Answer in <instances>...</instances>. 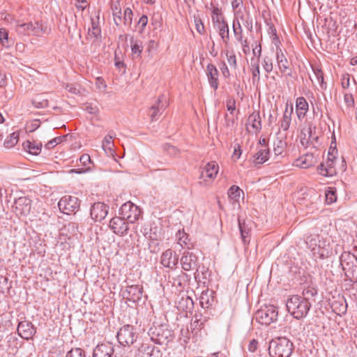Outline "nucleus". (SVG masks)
Masks as SVG:
<instances>
[{
	"label": "nucleus",
	"instance_id": "f257e3e1",
	"mask_svg": "<svg viewBox=\"0 0 357 357\" xmlns=\"http://www.w3.org/2000/svg\"><path fill=\"white\" fill-rule=\"evenodd\" d=\"M286 306L288 312L295 319H301L307 316L311 307V303L302 299L301 296L293 295L287 299Z\"/></svg>",
	"mask_w": 357,
	"mask_h": 357
},
{
	"label": "nucleus",
	"instance_id": "f03ea898",
	"mask_svg": "<svg viewBox=\"0 0 357 357\" xmlns=\"http://www.w3.org/2000/svg\"><path fill=\"white\" fill-rule=\"evenodd\" d=\"M294 349V344L289 339L281 337L270 342L268 353L271 357H290Z\"/></svg>",
	"mask_w": 357,
	"mask_h": 357
},
{
	"label": "nucleus",
	"instance_id": "7ed1b4c3",
	"mask_svg": "<svg viewBox=\"0 0 357 357\" xmlns=\"http://www.w3.org/2000/svg\"><path fill=\"white\" fill-rule=\"evenodd\" d=\"M340 264L346 278L357 283V257L350 252H343L340 257Z\"/></svg>",
	"mask_w": 357,
	"mask_h": 357
},
{
	"label": "nucleus",
	"instance_id": "20e7f679",
	"mask_svg": "<svg viewBox=\"0 0 357 357\" xmlns=\"http://www.w3.org/2000/svg\"><path fill=\"white\" fill-rule=\"evenodd\" d=\"M148 335L152 342L160 345H167L174 338L173 331L167 325L151 327Z\"/></svg>",
	"mask_w": 357,
	"mask_h": 357
},
{
	"label": "nucleus",
	"instance_id": "39448f33",
	"mask_svg": "<svg viewBox=\"0 0 357 357\" xmlns=\"http://www.w3.org/2000/svg\"><path fill=\"white\" fill-rule=\"evenodd\" d=\"M180 263L183 271H195L194 278L196 280L200 279V273L202 275L206 273L204 270H200L198 257L192 252H190L189 250L183 252L180 259Z\"/></svg>",
	"mask_w": 357,
	"mask_h": 357
},
{
	"label": "nucleus",
	"instance_id": "423d86ee",
	"mask_svg": "<svg viewBox=\"0 0 357 357\" xmlns=\"http://www.w3.org/2000/svg\"><path fill=\"white\" fill-rule=\"evenodd\" d=\"M15 30L19 35L40 36L45 32L43 24L38 22L20 23L19 20H15Z\"/></svg>",
	"mask_w": 357,
	"mask_h": 357
},
{
	"label": "nucleus",
	"instance_id": "0eeeda50",
	"mask_svg": "<svg viewBox=\"0 0 357 357\" xmlns=\"http://www.w3.org/2000/svg\"><path fill=\"white\" fill-rule=\"evenodd\" d=\"M117 339L123 347H130L136 342L138 336L133 326L127 324L121 327L117 333Z\"/></svg>",
	"mask_w": 357,
	"mask_h": 357
},
{
	"label": "nucleus",
	"instance_id": "6e6552de",
	"mask_svg": "<svg viewBox=\"0 0 357 357\" xmlns=\"http://www.w3.org/2000/svg\"><path fill=\"white\" fill-rule=\"evenodd\" d=\"M278 312L274 305H268L258 310L255 313L256 320L263 325H269L278 319Z\"/></svg>",
	"mask_w": 357,
	"mask_h": 357
},
{
	"label": "nucleus",
	"instance_id": "1a4fd4ad",
	"mask_svg": "<svg viewBox=\"0 0 357 357\" xmlns=\"http://www.w3.org/2000/svg\"><path fill=\"white\" fill-rule=\"evenodd\" d=\"M141 214V209L131 202L124 203L119 209V215L130 224L137 221Z\"/></svg>",
	"mask_w": 357,
	"mask_h": 357
},
{
	"label": "nucleus",
	"instance_id": "9d476101",
	"mask_svg": "<svg viewBox=\"0 0 357 357\" xmlns=\"http://www.w3.org/2000/svg\"><path fill=\"white\" fill-rule=\"evenodd\" d=\"M80 202L77 197L68 195L63 197L58 203L59 210L65 214L75 213L79 208Z\"/></svg>",
	"mask_w": 357,
	"mask_h": 357
},
{
	"label": "nucleus",
	"instance_id": "9b49d317",
	"mask_svg": "<svg viewBox=\"0 0 357 357\" xmlns=\"http://www.w3.org/2000/svg\"><path fill=\"white\" fill-rule=\"evenodd\" d=\"M128 222L122 215L115 216L109 221V227L110 229L119 236H124L128 234L129 231Z\"/></svg>",
	"mask_w": 357,
	"mask_h": 357
},
{
	"label": "nucleus",
	"instance_id": "f8f14e48",
	"mask_svg": "<svg viewBox=\"0 0 357 357\" xmlns=\"http://www.w3.org/2000/svg\"><path fill=\"white\" fill-rule=\"evenodd\" d=\"M13 208L18 216H26L31 208V200L26 197H20L15 199Z\"/></svg>",
	"mask_w": 357,
	"mask_h": 357
},
{
	"label": "nucleus",
	"instance_id": "ddd939ff",
	"mask_svg": "<svg viewBox=\"0 0 357 357\" xmlns=\"http://www.w3.org/2000/svg\"><path fill=\"white\" fill-rule=\"evenodd\" d=\"M238 225L241 233V238L244 245L250 243L251 238L252 229L254 222L250 220H241L238 218Z\"/></svg>",
	"mask_w": 357,
	"mask_h": 357
},
{
	"label": "nucleus",
	"instance_id": "4468645a",
	"mask_svg": "<svg viewBox=\"0 0 357 357\" xmlns=\"http://www.w3.org/2000/svg\"><path fill=\"white\" fill-rule=\"evenodd\" d=\"M17 331L22 338L29 340L33 339L36 333V328L31 321H22L19 322Z\"/></svg>",
	"mask_w": 357,
	"mask_h": 357
},
{
	"label": "nucleus",
	"instance_id": "2eb2a0df",
	"mask_svg": "<svg viewBox=\"0 0 357 357\" xmlns=\"http://www.w3.org/2000/svg\"><path fill=\"white\" fill-rule=\"evenodd\" d=\"M169 103L167 97L162 94L158 97L157 102L150 109V117L152 121H156L163 111L167 107Z\"/></svg>",
	"mask_w": 357,
	"mask_h": 357
},
{
	"label": "nucleus",
	"instance_id": "dca6fc26",
	"mask_svg": "<svg viewBox=\"0 0 357 357\" xmlns=\"http://www.w3.org/2000/svg\"><path fill=\"white\" fill-rule=\"evenodd\" d=\"M213 26L218 32V34L223 43L227 45L229 41V29L225 19H218L216 17H213Z\"/></svg>",
	"mask_w": 357,
	"mask_h": 357
},
{
	"label": "nucleus",
	"instance_id": "f3484780",
	"mask_svg": "<svg viewBox=\"0 0 357 357\" xmlns=\"http://www.w3.org/2000/svg\"><path fill=\"white\" fill-rule=\"evenodd\" d=\"M109 206L102 202H96L91 207V217L96 222H100L108 213Z\"/></svg>",
	"mask_w": 357,
	"mask_h": 357
},
{
	"label": "nucleus",
	"instance_id": "a211bd4d",
	"mask_svg": "<svg viewBox=\"0 0 357 357\" xmlns=\"http://www.w3.org/2000/svg\"><path fill=\"white\" fill-rule=\"evenodd\" d=\"M178 259L174 251L167 249L160 256V264L170 269H174L178 264Z\"/></svg>",
	"mask_w": 357,
	"mask_h": 357
},
{
	"label": "nucleus",
	"instance_id": "6ab92c4d",
	"mask_svg": "<svg viewBox=\"0 0 357 357\" xmlns=\"http://www.w3.org/2000/svg\"><path fill=\"white\" fill-rule=\"evenodd\" d=\"M162 354L160 350L154 345L143 342L138 349L136 357H162Z\"/></svg>",
	"mask_w": 357,
	"mask_h": 357
},
{
	"label": "nucleus",
	"instance_id": "aec40b11",
	"mask_svg": "<svg viewBox=\"0 0 357 357\" xmlns=\"http://www.w3.org/2000/svg\"><path fill=\"white\" fill-rule=\"evenodd\" d=\"M275 54L280 71L283 74L287 73L288 76H291L292 70L290 68L289 62L280 47H277Z\"/></svg>",
	"mask_w": 357,
	"mask_h": 357
},
{
	"label": "nucleus",
	"instance_id": "412c9836",
	"mask_svg": "<svg viewBox=\"0 0 357 357\" xmlns=\"http://www.w3.org/2000/svg\"><path fill=\"white\" fill-rule=\"evenodd\" d=\"M311 253L315 260L318 259H324L329 257L331 254V249L329 243L323 239Z\"/></svg>",
	"mask_w": 357,
	"mask_h": 357
},
{
	"label": "nucleus",
	"instance_id": "4be33fe9",
	"mask_svg": "<svg viewBox=\"0 0 357 357\" xmlns=\"http://www.w3.org/2000/svg\"><path fill=\"white\" fill-rule=\"evenodd\" d=\"M246 129L249 132L258 133L261 129V121L259 111H255L249 115Z\"/></svg>",
	"mask_w": 357,
	"mask_h": 357
},
{
	"label": "nucleus",
	"instance_id": "5701e85b",
	"mask_svg": "<svg viewBox=\"0 0 357 357\" xmlns=\"http://www.w3.org/2000/svg\"><path fill=\"white\" fill-rule=\"evenodd\" d=\"M114 346L112 343H101L94 348L93 357H112L114 355Z\"/></svg>",
	"mask_w": 357,
	"mask_h": 357
},
{
	"label": "nucleus",
	"instance_id": "b1692460",
	"mask_svg": "<svg viewBox=\"0 0 357 357\" xmlns=\"http://www.w3.org/2000/svg\"><path fill=\"white\" fill-rule=\"evenodd\" d=\"M206 75L210 86L216 91L219 86V73L215 65L208 63L206 69Z\"/></svg>",
	"mask_w": 357,
	"mask_h": 357
},
{
	"label": "nucleus",
	"instance_id": "393cba45",
	"mask_svg": "<svg viewBox=\"0 0 357 357\" xmlns=\"http://www.w3.org/2000/svg\"><path fill=\"white\" fill-rule=\"evenodd\" d=\"M143 293V287L139 285H128L126 291L123 292L124 297L132 302L139 301Z\"/></svg>",
	"mask_w": 357,
	"mask_h": 357
},
{
	"label": "nucleus",
	"instance_id": "a878e982",
	"mask_svg": "<svg viewBox=\"0 0 357 357\" xmlns=\"http://www.w3.org/2000/svg\"><path fill=\"white\" fill-rule=\"evenodd\" d=\"M218 165L215 162H208L202 169L200 174V179L206 182V178L213 179L218 172Z\"/></svg>",
	"mask_w": 357,
	"mask_h": 357
},
{
	"label": "nucleus",
	"instance_id": "bb28decb",
	"mask_svg": "<svg viewBox=\"0 0 357 357\" xmlns=\"http://www.w3.org/2000/svg\"><path fill=\"white\" fill-rule=\"evenodd\" d=\"M294 112V107L292 104L286 105L282 118L280 121V128L283 131H287L291 123V116Z\"/></svg>",
	"mask_w": 357,
	"mask_h": 357
},
{
	"label": "nucleus",
	"instance_id": "cd10ccee",
	"mask_svg": "<svg viewBox=\"0 0 357 357\" xmlns=\"http://www.w3.org/2000/svg\"><path fill=\"white\" fill-rule=\"evenodd\" d=\"M308 110L309 104L306 99L303 96L297 98L296 100V113L300 121L303 120L306 116Z\"/></svg>",
	"mask_w": 357,
	"mask_h": 357
},
{
	"label": "nucleus",
	"instance_id": "c85d7f7f",
	"mask_svg": "<svg viewBox=\"0 0 357 357\" xmlns=\"http://www.w3.org/2000/svg\"><path fill=\"white\" fill-rule=\"evenodd\" d=\"M176 307L179 311L190 312L194 307V302L189 296L183 295L176 301Z\"/></svg>",
	"mask_w": 357,
	"mask_h": 357
},
{
	"label": "nucleus",
	"instance_id": "c756f323",
	"mask_svg": "<svg viewBox=\"0 0 357 357\" xmlns=\"http://www.w3.org/2000/svg\"><path fill=\"white\" fill-rule=\"evenodd\" d=\"M110 9L114 24L119 26L123 22L121 6L119 0H110Z\"/></svg>",
	"mask_w": 357,
	"mask_h": 357
},
{
	"label": "nucleus",
	"instance_id": "7c9ffc66",
	"mask_svg": "<svg viewBox=\"0 0 357 357\" xmlns=\"http://www.w3.org/2000/svg\"><path fill=\"white\" fill-rule=\"evenodd\" d=\"M234 19H237L238 21L241 20L243 26L248 30V31L252 32L253 20L249 12H247L246 15H245L242 9L239 8L234 13Z\"/></svg>",
	"mask_w": 357,
	"mask_h": 357
},
{
	"label": "nucleus",
	"instance_id": "2f4dec72",
	"mask_svg": "<svg viewBox=\"0 0 357 357\" xmlns=\"http://www.w3.org/2000/svg\"><path fill=\"white\" fill-rule=\"evenodd\" d=\"M317 160L314 155L311 153H307L295 161V165L300 168L307 169L311 166H313L316 163Z\"/></svg>",
	"mask_w": 357,
	"mask_h": 357
},
{
	"label": "nucleus",
	"instance_id": "473e14b6",
	"mask_svg": "<svg viewBox=\"0 0 357 357\" xmlns=\"http://www.w3.org/2000/svg\"><path fill=\"white\" fill-rule=\"evenodd\" d=\"M333 311L337 315H343L346 314L347 310V303L344 297H340L334 300L331 303Z\"/></svg>",
	"mask_w": 357,
	"mask_h": 357
},
{
	"label": "nucleus",
	"instance_id": "72a5a7b5",
	"mask_svg": "<svg viewBox=\"0 0 357 357\" xmlns=\"http://www.w3.org/2000/svg\"><path fill=\"white\" fill-rule=\"evenodd\" d=\"M130 41L132 59H137L140 58L143 51L142 41L139 39H135L133 37L130 38Z\"/></svg>",
	"mask_w": 357,
	"mask_h": 357
},
{
	"label": "nucleus",
	"instance_id": "f704fd0d",
	"mask_svg": "<svg viewBox=\"0 0 357 357\" xmlns=\"http://www.w3.org/2000/svg\"><path fill=\"white\" fill-rule=\"evenodd\" d=\"M116 137V134L114 131L111 130L104 137L102 140V149L110 155L114 153V142L113 139Z\"/></svg>",
	"mask_w": 357,
	"mask_h": 357
},
{
	"label": "nucleus",
	"instance_id": "c9c22d12",
	"mask_svg": "<svg viewBox=\"0 0 357 357\" xmlns=\"http://www.w3.org/2000/svg\"><path fill=\"white\" fill-rule=\"evenodd\" d=\"M269 153L268 147L258 148L257 152L253 155V162L258 165L264 163L268 160Z\"/></svg>",
	"mask_w": 357,
	"mask_h": 357
},
{
	"label": "nucleus",
	"instance_id": "e433bc0d",
	"mask_svg": "<svg viewBox=\"0 0 357 357\" xmlns=\"http://www.w3.org/2000/svg\"><path fill=\"white\" fill-rule=\"evenodd\" d=\"M206 321V317H204L202 314H195L190 323V329L192 330V332H195L197 333V331L202 328Z\"/></svg>",
	"mask_w": 357,
	"mask_h": 357
},
{
	"label": "nucleus",
	"instance_id": "4c0bfd02",
	"mask_svg": "<svg viewBox=\"0 0 357 357\" xmlns=\"http://www.w3.org/2000/svg\"><path fill=\"white\" fill-rule=\"evenodd\" d=\"M172 285L179 287V290H182L185 284L190 281V277L184 272H181L179 275L172 279Z\"/></svg>",
	"mask_w": 357,
	"mask_h": 357
},
{
	"label": "nucleus",
	"instance_id": "58836bf2",
	"mask_svg": "<svg viewBox=\"0 0 357 357\" xmlns=\"http://www.w3.org/2000/svg\"><path fill=\"white\" fill-rule=\"evenodd\" d=\"M323 239V237L319 234H310L305 238V243L312 252Z\"/></svg>",
	"mask_w": 357,
	"mask_h": 357
},
{
	"label": "nucleus",
	"instance_id": "ea45409f",
	"mask_svg": "<svg viewBox=\"0 0 357 357\" xmlns=\"http://www.w3.org/2000/svg\"><path fill=\"white\" fill-rule=\"evenodd\" d=\"M23 148L29 153L33 155H38L40 153L42 148V144L40 142H30L29 140L23 143Z\"/></svg>",
	"mask_w": 357,
	"mask_h": 357
},
{
	"label": "nucleus",
	"instance_id": "a19ab883",
	"mask_svg": "<svg viewBox=\"0 0 357 357\" xmlns=\"http://www.w3.org/2000/svg\"><path fill=\"white\" fill-rule=\"evenodd\" d=\"M176 240L178 243L183 248H188V250L192 246V244L190 243V239L188 238V235L183 230H178L176 233Z\"/></svg>",
	"mask_w": 357,
	"mask_h": 357
},
{
	"label": "nucleus",
	"instance_id": "79ce46f5",
	"mask_svg": "<svg viewBox=\"0 0 357 357\" xmlns=\"http://www.w3.org/2000/svg\"><path fill=\"white\" fill-rule=\"evenodd\" d=\"M214 298L208 291H203L199 297V303L202 308L208 309L213 305Z\"/></svg>",
	"mask_w": 357,
	"mask_h": 357
},
{
	"label": "nucleus",
	"instance_id": "37998d69",
	"mask_svg": "<svg viewBox=\"0 0 357 357\" xmlns=\"http://www.w3.org/2000/svg\"><path fill=\"white\" fill-rule=\"evenodd\" d=\"M99 18L97 20L91 19V27L89 29L88 33L89 36L98 39L101 36V29L99 24Z\"/></svg>",
	"mask_w": 357,
	"mask_h": 357
},
{
	"label": "nucleus",
	"instance_id": "c03bdc74",
	"mask_svg": "<svg viewBox=\"0 0 357 357\" xmlns=\"http://www.w3.org/2000/svg\"><path fill=\"white\" fill-rule=\"evenodd\" d=\"M250 70L252 73V79L253 84L258 83L260 80V69L259 60L255 61L254 59H251Z\"/></svg>",
	"mask_w": 357,
	"mask_h": 357
},
{
	"label": "nucleus",
	"instance_id": "a18cd8bd",
	"mask_svg": "<svg viewBox=\"0 0 357 357\" xmlns=\"http://www.w3.org/2000/svg\"><path fill=\"white\" fill-rule=\"evenodd\" d=\"M317 294V290L314 287H307L303 291L302 299L309 303L315 302L314 297Z\"/></svg>",
	"mask_w": 357,
	"mask_h": 357
},
{
	"label": "nucleus",
	"instance_id": "49530a36",
	"mask_svg": "<svg viewBox=\"0 0 357 357\" xmlns=\"http://www.w3.org/2000/svg\"><path fill=\"white\" fill-rule=\"evenodd\" d=\"M32 104L36 108H45L48 107L49 102L43 94H39L32 100Z\"/></svg>",
	"mask_w": 357,
	"mask_h": 357
},
{
	"label": "nucleus",
	"instance_id": "de8ad7c7",
	"mask_svg": "<svg viewBox=\"0 0 357 357\" xmlns=\"http://www.w3.org/2000/svg\"><path fill=\"white\" fill-rule=\"evenodd\" d=\"M232 29L236 40H241V37L243 36V28L240 21H238L237 19L233 20Z\"/></svg>",
	"mask_w": 357,
	"mask_h": 357
},
{
	"label": "nucleus",
	"instance_id": "09e8293b",
	"mask_svg": "<svg viewBox=\"0 0 357 357\" xmlns=\"http://www.w3.org/2000/svg\"><path fill=\"white\" fill-rule=\"evenodd\" d=\"M0 43L5 47H10L13 43L8 38V32L6 29H0Z\"/></svg>",
	"mask_w": 357,
	"mask_h": 357
},
{
	"label": "nucleus",
	"instance_id": "8fccbe9b",
	"mask_svg": "<svg viewBox=\"0 0 357 357\" xmlns=\"http://www.w3.org/2000/svg\"><path fill=\"white\" fill-rule=\"evenodd\" d=\"M19 140V134L17 132H13L7 137L4 142V146L8 149L13 147L17 144Z\"/></svg>",
	"mask_w": 357,
	"mask_h": 357
},
{
	"label": "nucleus",
	"instance_id": "3c124183",
	"mask_svg": "<svg viewBox=\"0 0 357 357\" xmlns=\"http://www.w3.org/2000/svg\"><path fill=\"white\" fill-rule=\"evenodd\" d=\"M287 144L282 139H277L273 144V152L275 155H280L286 149Z\"/></svg>",
	"mask_w": 357,
	"mask_h": 357
},
{
	"label": "nucleus",
	"instance_id": "603ef678",
	"mask_svg": "<svg viewBox=\"0 0 357 357\" xmlns=\"http://www.w3.org/2000/svg\"><path fill=\"white\" fill-rule=\"evenodd\" d=\"M243 193L242 190L237 185H232L228 190V195L231 199L238 200L241 194Z\"/></svg>",
	"mask_w": 357,
	"mask_h": 357
},
{
	"label": "nucleus",
	"instance_id": "864d4df0",
	"mask_svg": "<svg viewBox=\"0 0 357 357\" xmlns=\"http://www.w3.org/2000/svg\"><path fill=\"white\" fill-rule=\"evenodd\" d=\"M261 64L264 70L267 73H270L273 71V59L268 56H264L262 59Z\"/></svg>",
	"mask_w": 357,
	"mask_h": 357
},
{
	"label": "nucleus",
	"instance_id": "5fc2aeb1",
	"mask_svg": "<svg viewBox=\"0 0 357 357\" xmlns=\"http://www.w3.org/2000/svg\"><path fill=\"white\" fill-rule=\"evenodd\" d=\"M68 135H62L59 137H54V139L50 140L45 145V148L47 149H52L55 147L57 144L61 143L64 140H66Z\"/></svg>",
	"mask_w": 357,
	"mask_h": 357
},
{
	"label": "nucleus",
	"instance_id": "6e6d98bb",
	"mask_svg": "<svg viewBox=\"0 0 357 357\" xmlns=\"http://www.w3.org/2000/svg\"><path fill=\"white\" fill-rule=\"evenodd\" d=\"M132 10L130 8H126L124 10L123 17V22L125 25L130 26L132 22Z\"/></svg>",
	"mask_w": 357,
	"mask_h": 357
},
{
	"label": "nucleus",
	"instance_id": "4d7b16f0",
	"mask_svg": "<svg viewBox=\"0 0 357 357\" xmlns=\"http://www.w3.org/2000/svg\"><path fill=\"white\" fill-rule=\"evenodd\" d=\"M162 149L171 156H176L178 154V149L169 144H165L162 146Z\"/></svg>",
	"mask_w": 357,
	"mask_h": 357
},
{
	"label": "nucleus",
	"instance_id": "13d9d810",
	"mask_svg": "<svg viewBox=\"0 0 357 357\" xmlns=\"http://www.w3.org/2000/svg\"><path fill=\"white\" fill-rule=\"evenodd\" d=\"M318 173L324 176H333V170L327 169L326 165L324 163H321L317 167Z\"/></svg>",
	"mask_w": 357,
	"mask_h": 357
},
{
	"label": "nucleus",
	"instance_id": "bf43d9fd",
	"mask_svg": "<svg viewBox=\"0 0 357 357\" xmlns=\"http://www.w3.org/2000/svg\"><path fill=\"white\" fill-rule=\"evenodd\" d=\"M66 357H85L84 351L80 348L70 350Z\"/></svg>",
	"mask_w": 357,
	"mask_h": 357
},
{
	"label": "nucleus",
	"instance_id": "052dcab7",
	"mask_svg": "<svg viewBox=\"0 0 357 357\" xmlns=\"http://www.w3.org/2000/svg\"><path fill=\"white\" fill-rule=\"evenodd\" d=\"M227 62L229 64V66L233 68L234 69L237 68V61H236V56L235 54L232 52H227L226 53Z\"/></svg>",
	"mask_w": 357,
	"mask_h": 357
},
{
	"label": "nucleus",
	"instance_id": "680f3d73",
	"mask_svg": "<svg viewBox=\"0 0 357 357\" xmlns=\"http://www.w3.org/2000/svg\"><path fill=\"white\" fill-rule=\"evenodd\" d=\"M195 25L197 31L199 34L204 35L205 33V27L200 17H195Z\"/></svg>",
	"mask_w": 357,
	"mask_h": 357
},
{
	"label": "nucleus",
	"instance_id": "e2e57ef3",
	"mask_svg": "<svg viewBox=\"0 0 357 357\" xmlns=\"http://www.w3.org/2000/svg\"><path fill=\"white\" fill-rule=\"evenodd\" d=\"M314 73L317 77L318 82L320 83V85L322 88L326 87V83L324 82V73L321 70L319 69H314Z\"/></svg>",
	"mask_w": 357,
	"mask_h": 357
},
{
	"label": "nucleus",
	"instance_id": "0e129e2a",
	"mask_svg": "<svg viewBox=\"0 0 357 357\" xmlns=\"http://www.w3.org/2000/svg\"><path fill=\"white\" fill-rule=\"evenodd\" d=\"M236 40L241 43L243 53L245 54H248L250 51V48L248 39H243V36L241 37V40L236 39Z\"/></svg>",
	"mask_w": 357,
	"mask_h": 357
},
{
	"label": "nucleus",
	"instance_id": "69168bd1",
	"mask_svg": "<svg viewBox=\"0 0 357 357\" xmlns=\"http://www.w3.org/2000/svg\"><path fill=\"white\" fill-rule=\"evenodd\" d=\"M337 196L335 191L328 190L326 192V201L328 204H333L336 201Z\"/></svg>",
	"mask_w": 357,
	"mask_h": 357
},
{
	"label": "nucleus",
	"instance_id": "338daca9",
	"mask_svg": "<svg viewBox=\"0 0 357 357\" xmlns=\"http://www.w3.org/2000/svg\"><path fill=\"white\" fill-rule=\"evenodd\" d=\"M231 5L232 10H234V13L239 8L242 9V8L244 7L243 0H231Z\"/></svg>",
	"mask_w": 357,
	"mask_h": 357
},
{
	"label": "nucleus",
	"instance_id": "774afa93",
	"mask_svg": "<svg viewBox=\"0 0 357 357\" xmlns=\"http://www.w3.org/2000/svg\"><path fill=\"white\" fill-rule=\"evenodd\" d=\"M226 106L228 111L231 112V114L236 109V100L234 98H229L227 100Z\"/></svg>",
	"mask_w": 357,
	"mask_h": 357
}]
</instances>
